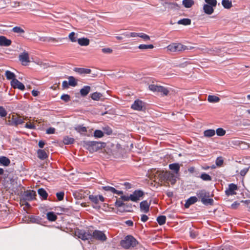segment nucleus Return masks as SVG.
I'll return each mask as SVG.
<instances>
[{
    "mask_svg": "<svg viewBox=\"0 0 250 250\" xmlns=\"http://www.w3.org/2000/svg\"><path fill=\"white\" fill-rule=\"evenodd\" d=\"M197 200H198V199L195 196H192V197H190L187 200V201L185 204V208H188L190 205L196 203L197 201Z\"/></svg>",
    "mask_w": 250,
    "mask_h": 250,
    "instance_id": "19",
    "label": "nucleus"
},
{
    "mask_svg": "<svg viewBox=\"0 0 250 250\" xmlns=\"http://www.w3.org/2000/svg\"><path fill=\"white\" fill-rule=\"evenodd\" d=\"M7 115V112L2 106H0V116L2 117H5Z\"/></svg>",
    "mask_w": 250,
    "mask_h": 250,
    "instance_id": "56",
    "label": "nucleus"
},
{
    "mask_svg": "<svg viewBox=\"0 0 250 250\" xmlns=\"http://www.w3.org/2000/svg\"><path fill=\"white\" fill-rule=\"evenodd\" d=\"M68 84L69 85L72 86H75L77 85V82L76 79L73 76H70L68 77Z\"/></svg>",
    "mask_w": 250,
    "mask_h": 250,
    "instance_id": "36",
    "label": "nucleus"
},
{
    "mask_svg": "<svg viewBox=\"0 0 250 250\" xmlns=\"http://www.w3.org/2000/svg\"><path fill=\"white\" fill-rule=\"evenodd\" d=\"M102 51L104 53H111L112 50L109 48H104L102 49Z\"/></svg>",
    "mask_w": 250,
    "mask_h": 250,
    "instance_id": "61",
    "label": "nucleus"
},
{
    "mask_svg": "<svg viewBox=\"0 0 250 250\" xmlns=\"http://www.w3.org/2000/svg\"><path fill=\"white\" fill-rule=\"evenodd\" d=\"M11 44V41L5 37L0 36V46H8Z\"/></svg>",
    "mask_w": 250,
    "mask_h": 250,
    "instance_id": "18",
    "label": "nucleus"
},
{
    "mask_svg": "<svg viewBox=\"0 0 250 250\" xmlns=\"http://www.w3.org/2000/svg\"><path fill=\"white\" fill-rule=\"evenodd\" d=\"M89 198L91 201L95 204H98L99 203L98 195H90L89 196Z\"/></svg>",
    "mask_w": 250,
    "mask_h": 250,
    "instance_id": "49",
    "label": "nucleus"
},
{
    "mask_svg": "<svg viewBox=\"0 0 250 250\" xmlns=\"http://www.w3.org/2000/svg\"><path fill=\"white\" fill-rule=\"evenodd\" d=\"M237 188H227L225 192L228 196L235 195L236 194L235 190Z\"/></svg>",
    "mask_w": 250,
    "mask_h": 250,
    "instance_id": "42",
    "label": "nucleus"
},
{
    "mask_svg": "<svg viewBox=\"0 0 250 250\" xmlns=\"http://www.w3.org/2000/svg\"><path fill=\"white\" fill-rule=\"evenodd\" d=\"M81 145L90 153H93L100 150H104V143L96 141H83L81 142Z\"/></svg>",
    "mask_w": 250,
    "mask_h": 250,
    "instance_id": "3",
    "label": "nucleus"
},
{
    "mask_svg": "<svg viewBox=\"0 0 250 250\" xmlns=\"http://www.w3.org/2000/svg\"><path fill=\"white\" fill-rule=\"evenodd\" d=\"M200 178L203 180L206 181H209L212 179V178L210 175L205 173H202L200 176Z\"/></svg>",
    "mask_w": 250,
    "mask_h": 250,
    "instance_id": "40",
    "label": "nucleus"
},
{
    "mask_svg": "<svg viewBox=\"0 0 250 250\" xmlns=\"http://www.w3.org/2000/svg\"><path fill=\"white\" fill-rule=\"evenodd\" d=\"M140 210L142 212L147 213L149 209V204L147 201H143L140 204Z\"/></svg>",
    "mask_w": 250,
    "mask_h": 250,
    "instance_id": "16",
    "label": "nucleus"
},
{
    "mask_svg": "<svg viewBox=\"0 0 250 250\" xmlns=\"http://www.w3.org/2000/svg\"><path fill=\"white\" fill-rule=\"evenodd\" d=\"M92 238L101 241H105L107 239L104 233L98 230H94L92 234Z\"/></svg>",
    "mask_w": 250,
    "mask_h": 250,
    "instance_id": "12",
    "label": "nucleus"
},
{
    "mask_svg": "<svg viewBox=\"0 0 250 250\" xmlns=\"http://www.w3.org/2000/svg\"><path fill=\"white\" fill-rule=\"evenodd\" d=\"M198 198L201 200V202L205 206H212L214 204V200L210 197L212 196V194H210L209 192H207L205 190L202 189L199 190L197 193Z\"/></svg>",
    "mask_w": 250,
    "mask_h": 250,
    "instance_id": "5",
    "label": "nucleus"
},
{
    "mask_svg": "<svg viewBox=\"0 0 250 250\" xmlns=\"http://www.w3.org/2000/svg\"><path fill=\"white\" fill-rule=\"evenodd\" d=\"M191 20L189 19H183L182 20H179L177 21V23L178 24H182L184 25H188L191 24Z\"/></svg>",
    "mask_w": 250,
    "mask_h": 250,
    "instance_id": "33",
    "label": "nucleus"
},
{
    "mask_svg": "<svg viewBox=\"0 0 250 250\" xmlns=\"http://www.w3.org/2000/svg\"><path fill=\"white\" fill-rule=\"evenodd\" d=\"M138 48L140 49H153L154 48V46L153 44H140Z\"/></svg>",
    "mask_w": 250,
    "mask_h": 250,
    "instance_id": "43",
    "label": "nucleus"
},
{
    "mask_svg": "<svg viewBox=\"0 0 250 250\" xmlns=\"http://www.w3.org/2000/svg\"><path fill=\"white\" fill-rule=\"evenodd\" d=\"M75 234L78 238L83 240H88L92 238V234L88 231H86L84 230L78 229L75 232Z\"/></svg>",
    "mask_w": 250,
    "mask_h": 250,
    "instance_id": "10",
    "label": "nucleus"
},
{
    "mask_svg": "<svg viewBox=\"0 0 250 250\" xmlns=\"http://www.w3.org/2000/svg\"><path fill=\"white\" fill-rule=\"evenodd\" d=\"M223 163V160L222 157H218L216 160V165L217 166H221Z\"/></svg>",
    "mask_w": 250,
    "mask_h": 250,
    "instance_id": "57",
    "label": "nucleus"
},
{
    "mask_svg": "<svg viewBox=\"0 0 250 250\" xmlns=\"http://www.w3.org/2000/svg\"><path fill=\"white\" fill-rule=\"evenodd\" d=\"M4 182L6 187H12L13 188H24L22 186L23 181L18 179L17 176L12 173H9L4 177Z\"/></svg>",
    "mask_w": 250,
    "mask_h": 250,
    "instance_id": "4",
    "label": "nucleus"
},
{
    "mask_svg": "<svg viewBox=\"0 0 250 250\" xmlns=\"http://www.w3.org/2000/svg\"><path fill=\"white\" fill-rule=\"evenodd\" d=\"M36 192L33 190H26L21 194L23 201H30L36 199Z\"/></svg>",
    "mask_w": 250,
    "mask_h": 250,
    "instance_id": "9",
    "label": "nucleus"
},
{
    "mask_svg": "<svg viewBox=\"0 0 250 250\" xmlns=\"http://www.w3.org/2000/svg\"><path fill=\"white\" fill-rule=\"evenodd\" d=\"M11 84L14 88H18L21 90L24 89L25 87L23 83L19 82L17 79L12 80Z\"/></svg>",
    "mask_w": 250,
    "mask_h": 250,
    "instance_id": "15",
    "label": "nucleus"
},
{
    "mask_svg": "<svg viewBox=\"0 0 250 250\" xmlns=\"http://www.w3.org/2000/svg\"><path fill=\"white\" fill-rule=\"evenodd\" d=\"M126 148L125 146L122 147L119 144H112L104 143V146L103 153L106 154L110 157L113 158H122L126 152Z\"/></svg>",
    "mask_w": 250,
    "mask_h": 250,
    "instance_id": "2",
    "label": "nucleus"
},
{
    "mask_svg": "<svg viewBox=\"0 0 250 250\" xmlns=\"http://www.w3.org/2000/svg\"><path fill=\"white\" fill-rule=\"evenodd\" d=\"M205 1L207 3L206 4H208L212 7H215L217 5L216 0H205Z\"/></svg>",
    "mask_w": 250,
    "mask_h": 250,
    "instance_id": "48",
    "label": "nucleus"
},
{
    "mask_svg": "<svg viewBox=\"0 0 250 250\" xmlns=\"http://www.w3.org/2000/svg\"><path fill=\"white\" fill-rule=\"evenodd\" d=\"M194 2L193 0H183L182 1L183 5L186 8H190L194 4Z\"/></svg>",
    "mask_w": 250,
    "mask_h": 250,
    "instance_id": "29",
    "label": "nucleus"
},
{
    "mask_svg": "<svg viewBox=\"0 0 250 250\" xmlns=\"http://www.w3.org/2000/svg\"><path fill=\"white\" fill-rule=\"evenodd\" d=\"M216 134L218 136H223L226 134V131L222 128H219L216 130Z\"/></svg>",
    "mask_w": 250,
    "mask_h": 250,
    "instance_id": "52",
    "label": "nucleus"
},
{
    "mask_svg": "<svg viewBox=\"0 0 250 250\" xmlns=\"http://www.w3.org/2000/svg\"><path fill=\"white\" fill-rule=\"evenodd\" d=\"M69 39L72 42H75L77 41V36H76V34L74 32H72L70 33L68 36Z\"/></svg>",
    "mask_w": 250,
    "mask_h": 250,
    "instance_id": "41",
    "label": "nucleus"
},
{
    "mask_svg": "<svg viewBox=\"0 0 250 250\" xmlns=\"http://www.w3.org/2000/svg\"><path fill=\"white\" fill-rule=\"evenodd\" d=\"M131 108L134 110L141 111L143 108V103L139 100H136L131 105Z\"/></svg>",
    "mask_w": 250,
    "mask_h": 250,
    "instance_id": "17",
    "label": "nucleus"
},
{
    "mask_svg": "<svg viewBox=\"0 0 250 250\" xmlns=\"http://www.w3.org/2000/svg\"><path fill=\"white\" fill-rule=\"evenodd\" d=\"M94 136L96 138H102L104 136V133L100 130H96L94 132Z\"/></svg>",
    "mask_w": 250,
    "mask_h": 250,
    "instance_id": "46",
    "label": "nucleus"
},
{
    "mask_svg": "<svg viewBox=\"0 0 250 250\" xmlns=\"http://www.w3.org/2000/svg\"><path fill=\"white\" fill-rule=\"evenodd\" d=\"M19 60L22 62L23 65H26L30 62L29 56L27 52H23L19 55Z\"/></svg>",
    "mask_w": 250,
    "mask_h": 250,
    "instance_id": "13",
    "label": "nucleus"
},
{
    "mask_svg": "<svg viewBox=\"0 0 250 250\" xmlns=\"http://www.w3.org/2000/svg\"><path fill=\"white\" fill-rule=\"evenodd\" d=\"M91 87L89 86H85L80 90V93L82 96H86L90 91Z\"/></svg>",
    "mask_w": 250,
    "mask_h": 250,
    "instance_id": "24",
    "label": "nucleus"
},
{
    "mask_svg": "<svg viewBox=\"0 0 250 250\" xmlns=\"http://www.w3.org/2000/svg\"><path fill=\"white\" fill-rule=\"evenodd\" d=\"M64 193L63 191L57 192L56 193V196L59 201L62 200L64 197Z\"/></svg>",
    "mask_w": 250,
    "mask_h": 250,
    "instance_id": "54",
    "label": "nucleus"
},
{
    "mask_svg": "<svg viewBox=\"0 0 250 250\" xmlns=\"http://www.w3.org/2000/svg\"><path fill=\"white\" fill-rule=\"evenodd\" d=\"M138 242L137 240L132 236L127 235L120 242L121 246L125 249H129L135 247Z\"/></svg>",
    "mask_w": 250,
    "mask_h": 250,
    "instance_id": "7",
    "label": "nucleus"
},
{
    "mask_svg": "<svg viewBox=\"0 0 250 250\" xmlns=\"http://www.w3.org/2000/svg\"><path fill=\"white\" fill-rule=\"evenodd\" d=\"M241 202L245 204V207L250 211V200L242 201Z\"/></svg>",
    "mask_w": 250,
    "mask_h": 250,
    "instance_id": "60",
    "label": "nucleus"
},
{
    "mask_svg": "<svg viewBox=\"0 0 250 250\" xmlns=\"http://www.w3.org/2000/svg\"><path fill=\"white\" fill-rule=\"evenodd\" d=\"M48 36L44 34H42L39 36V40L41 42H47Z\"/></svg>",
    "mask_w": 250,
    "mask_h": 250,
    "instance_id": "51",
    "label": "nucleus"
},
{
    "mask_svg": "<svg viewBox=\"0 0 250 250\" xmlns=\"http://www.w3.org/2000/svg\"><path fill=\"white\" fill-rule=\"evenodd\" d=\"M158 92L163 93L164 95L167 96L169 93V90L167 88L160 86Z\"/></svg>",
    "mask_w": 250,
    "mask_h": 250,
    "instance_id": "47",
    "label": "nucleus"
},
{
    "mask_svg": "<svg viewBox=\"0 0 250 250\" xmlns=\"http://www.w3.org/2000/svg\"><path fill=\"white\" fill-rule=\"evenodd\" d=\"M155 180L153 181L148 180V186H154L157 188L159 186L170 187V185H173L176 182L174 178V175L169 171H157L154 176Z\"/></svg>",
    "mask_w": 250,
    "mask_h": 250,
    "instance_id": "1",
    "label": "nucleus"
},
{
    "mask_svg": "<svg viewBox=\"0 0 250 250\" xmlns=\"http://www.w3.org/2000/svg\"><path fill=\"white\" fill-rule=\"evenodd\" d=\"M157 221L160 225H163L166 223V217L164 215L159 216L157 217Z\"/></svg>",
    "mask_w": 250,
    "mask_h": 250,
    "instance_id": "37",
    "label": "nucleus"
},
{
    "mask_svg": "<svg viewBox=\"0 0 250 250\" xmlns=\"http://www.w3.org/2000/svg\"><path fill=\"white\" fill-rule=\"evenodd\" d=\"M184 59L179 60L176 61V64L177 66L183 68L187 66V62H182Z\"/></svg>",
    "mask_w": 250,
    "mask_h": 250,
    "instance_id": "39",
    "label": "nucleus"
},
{
    "mask_svg": "<svg viewBox=\"0 0 250 250\" xmlns=\"http://www.w3.org/2000/svg\"><path fill=\"white\" fill-rule=\"evenodd\" d=\"M208 100L210 103H217L220 101V98L214 95H209L208 98Z\"/></svg>",
    "mask_w": 250,
    "mask_h": 250,
    "instance_id": "34",
    "label": "nucleus"
},
{
    "mask_svg": "<svg viewBox=\"0 0 250 250\" xmlns=\"http://www.w3.org/2000/svg\"><path fill=\"white\" fill-rule=\"evenodd\" d=\"M248 170L249 168H244L240 171V174L242 176H244L248 172Z\"/></svg>",
    "mask_w": 250,
    "mask_h": 250,
    "instance_id": "64",
    "label": "nucleus"
},
{
    "mask_svg": "<svg viewBox=\"0 0 250 250\" xmlns=\"http://www.w3.org/2000/svg\"><path fill=\"white\" fill-rule=\"evenodd\" d=\"M91 98L95 101L98 100H104V98L103 97V95L101 93L94 92L91 95Z\"/></svg>",
    "mask_w": 250,
    "mask_h": 250,
    "instance_id": "21",
    "label": "nucleus"
},
{
    "mask_svg": "<svg viewBox=\"0 0 250 250\" xmlns=\"http://www.w3.org/2000/svg\"><path fill=\"white\" fill-rule=\"evenodd\" d=\"M38 193L43 200H46L48 196V193L43 188H39Z\"/></svg>",
    "mask_w": 250,
    "mask_h": 250,
    "instance_id": "28",
    "label": "nucleus"
},
{
    "mask_svg": "<svg viewBox=\"0 0 250 250\" xmlns=\"http://www.w3.org/2000/svg\"><path fill=\"white\" fill-rule=\"evenodd\" d=\"M222 4L226 9H230L232 6V2L229 0H222Z\"/></svg>",
    "mask_w": 250,
    "mask_h": 250,
    "instance_id": "31",
    "label": "nucleus"
},
{
    "mask_svg": "<svg viewBox=\"0 0 250 250\" xmlns=\"http://www.w3.org/2000/svg\"><path fill=\"white\" fill-rule=\"evenodd\" d=\"M144 195V192L141 190H136L129 196L121 195L120 199L124 201H131L137 202Z\"/></svg>",
    "mask_w": 250,
    "mask_h": 250,
    "instance_id": "6",
    "label": "nucleus"
},
{
    "mask_svg": "<svg viewBox=\"0 0 250 250\" xmlns=\"http://www.w3.org/2000/svg\"><path fill=\"white\" fill-rule=\"evenodd\" d=\"M10 163V160L6 157H0V163L4 166H8Z\"/></svg>",
    "mask_w": 250,
    "mask_h": 250,
    "instance_id": "30",
    "label": "nucleus"
},
{
    "mask_svg": "<svg viewBox=\"0 0 250 250\" xmlns=\"http://www.w3.org/2000/svg\"><path fill=\"white\" fill-rule=\"evenodd\" d=\"M106 190L110 191L111 192L114 194H117L118 195H122L123 194V192L122 191L117 190L116 188H104Z\"/></svg>",
    "mask_w": 250,
    "mask_h": 250,
    "instance_id": "50",
    "label": "nucleus"
},
{
    "mask_svg": "<svg viewBox=\"0 0 250 250\" xmlns=\"http://www.w3.org/2000/svg\"><path fill=\"white\" fill-rule=\"evenodd\" d=\"M167 49V51L171 52H177L188 49V48L180 43H172L168 45Z\"/></svg>",
    "mask_w": 250,
    "mask_h": 250,
    "instance_id": "8",
    "label": "nucleus"
},
{
    "mask_svg": "<svg viewBox=\"0 0 250 250\" xmlns=\"http://www.w3.org/2000/svg\"><path fill=\"white\" fill-rule=\"evenodd\" d=\"M24 119H22L21 117H18L16 119H15V123L16 125L18 124H21L23 123Z\"/></svg>",
    "mask_w": 250,
    "mask_h": 250,
    "instance_id": "59",
    "label": "nucleus"
},
{
    "mask_svg": "<svg viewBox=\"0 0 250 250\" xmlns=\"http://www.w3.org/2000/svg\"><path fill=\"white\" fill-rule=\"evenodd\" d=\"M116 205L118 207H121L123 206H125V204L121 201L120 200H117L116 202Z\"/></svg>",
    "mask_w": 250,
    "mask_h": 250,
    "instance_id": "63",
    "label": "nucleus"
},
{
    "mask_svg": "<svg viewBox=\"0 0 250 250\" xmlns=\"http://www.w3.org/2000/svg\"><path fill=\"white\" fill-rule=\"evenodd\" d=\"M12 31L14 33L22 34L24 33V30L20 27L16 26L12 29Z\"/></svg>",
    "mask_w": 250,
    "mask_h": 250,
    "instance_id": "44",
    "label": "nucleus"
},
{
    "mask_svg": "<svg viewBox=\"0 0 250 250\" xmlns=\"http://www.w3.org/2000/svg\"><path fill=\"white\" fill-rule=\"evenodd\" d=\"M163 5L165 9L168 10L178 9L179 8V5L174 2L165 1L163 3Z\"/></svg>",
    "mask_w": 250,
    "mask_h": 250,
    "instance_id": "14",
    "label": "nucleus"
},
{
    "mask_svg": "<svg viewBox=\"0 0 250 250\" xmlns=\"http://www.w3.org/2000/svg\"><path fill=\"white\" fill-rule=\"evenodd\" d=\"M75 71L80 74H89L91 71L90 69L83 68H76Z\"/></svg>",
    "mask_w": 250,
    "mask_h": 250,
    "instance_id": "26",
    "label": "nucleus"
},
{
    "mask_svg": "<svg viewBox=\"0 0 250 250\" xmlns=\"http://www.w3.org/2000/svg\"><path fill=\"white\" fill-rule=\"evenodd\" d=\"M61 98L62 100L63 101H64L65 102H68L70 99L69 95H68L67 94L62 95L61 96Z\"/></svg>",
    "mask_w": 250,
    "mask_h": 250,
    "instance_id": "58",
    "label": "nucleus"
},
{
    "mask_svg": "<svg viewBox=\"0 0 250 250\" xmlns=\"http://www.w3.org/2000/svg\"><path fill=\"white\" fill-rule=\"evenodd\" d=\"M38 157L42 160H44L47 157V155L44 150L39 149L37 151Z\"/></svg>",
    "mask_w": 250,
    "mask_h": 250,
    "instance_id": "25",
    "label": "nucleus"
},
{
    "mask_svg": "<svg viewBox=\"0 0 250 250\" xmlns=\"http://www.w3.org/2000/svg\"><path fill=\"white\" fill-rule=\"evenodd\" d=\"M77 42L81 46H87L90 43L89 40L86 38L78 39Z\"/></svg>",
    "mask_w": 250,
    "mask_h": 250,
    "instance_id": "20",
    "label": "nucleus"
},
{
    "mask_svg": "<svg viewBox=\"0 0 250 250\" xmlns=\"http://www.w3.org/2000/svg\"><path fill=\"white\" fill-rule=\"evenodd\" d=\"M203 10L204 12L208 15L211 14L214 11L213 7L206 4L203 6Z\"/></svg>",
    "mask_w": 250,
    "mask_h": 250,
    "instance_id": "22",
    "label": "nucleus"
},
{
    "mask_svg": "<svg viewBox=\"0 0 250 250\" xmlns=\"http://www.w3.org/2000/svg\"><path fill=\"white\" fill-rule=\"evenodd\" d=\"M138 37L142 38L146 41H148L150 40L149 36L145 34H144V33H139Z\"/></svg>",
    "mask_w": 250,
    "mask_h": 250,
    "instance_id": "55",
    "label": "nucleus"
},
{
    "mask_svg": "<svg viewBox=\"0 0 250 250\" xmlns=\"http://www.w3.org/2000/svg\"><path fill=\"white\" fill-rule=\"evenodd\" d=\"M169 168L170 169L173 170L176 174H178L180 169V166L179 164L174 163L170 164L169 165Z\"/></svg>",
    "mask_w": 250,
    "mask_h": 250,
    "instance_id": "23",
    "label": "nucleus"
},
{
    "mask_svg": "<svg viewBox=\"0 0 250 250\" xmlns=\"http://www.w3.org/2000/svg\"><path fill=\"white\" fill-rule=\"evenodd\" d=\"M215 134V130L214 129H208L204 131V136L206 137H210L214 136Z\"/></svg>",
    "mask_w": 250,
    "mask_h": 250,
    "instance_id": "35",
    "label": "nucleus"
},
{
    "mask_svg": "<svg viewBox=\"0 0 250 250\" xmlns=\"http://www.w3.org/2000/svg\"><path fill=\"white\" fill-rule=\"evenodd\" d=\"M0 5L3 8L6 7H16L20 5V2L17 0H1Z\"/></svg>",
    "mask_w": 250,
    "mask_h": 250,
    "instance_id": "11",
    "label": "nucleus"
},
{
    "mask_svg": "<svg viewBox=\"0 0 250 250\" xmlns=\"http://www.w3.org/2000/svg\"><path fill=\"white\" fill-rule=\"evenodd\" d=\"M55 129L54 128L50 127L46 130L47 134H54L55 133Z\"/></svg>",
    "mask_w": 250,
    "mask_h": 250,
    "instance_id": "62",
    "label": "nucleus"
},
{
    "mask_svg": "<svg viewBox=\"0 0 250 250\" xmlns=\"http://www.w3.org/2000/svg\"><path fill=\"white\" fill-rule=\"evenodd\" d=\"M75 129L78 132L82 133L87 131L86 128L85 126L79 125L75 127Z\"/></svg>",
    "mask_w": 250,
    "mask_h": 250,
    "instance_id": "45",
    "label": "nucleus"
},
{
    "mask_svg": "<svg viewBox=\"0 0 250 250\" xmlns=\"http://www.w3.org/2000/svg\"><path fill=\"white\" fill-rule=\"evenodd\" d=\"M75 139L73 138L69 137L68 136H65L63 139V143L65 145L72 144L74 143Z\"/></svg>",
    "mask_w": 250,
    "mask_h": 250,
    "instance_id": "32",
    "label": "nucleus"
},
{
    "mask_svg": "<svg viewBox=\"0 0 250 250\" xmlns=\"http://www.w3.org/2000/svg\"><path fill=\"white\" fill-rule=\"evenodd\" d=\"M47 219L50 221H55L57 218V215L53 212H49L46 214Z\"/></svg>",
    "mask_w": 250,
    "mask_h": 250,
    "instance_id": "27",
    "label": "nucleus"
},
{
    "mask_svg": "<svg viewBox=\"0 0 250 250\" xmlns=\"http://www.w3.org/2000/svg\"><path fill=\"white\" fill-rule=\"evenodd\" d=\"M5 76L8 80H12L14 79H15V77H16L15 75L13 73H12L11 71H8V70H7L5 72Z\"/></svg>",
    "mask_w": 250,
    "mask_h": 250,
    "instance_id": "38",
    "label": "nucleus"
},
{
    "mask_svg": "<svg viewBox=\"0 0 250 250\" xmlns=\"http://www.w3.org/2000/svg\"><path fill=\"white\" fill-rule=\"evenodd\" d=\"M160 86L151 84L149 86V89L153 92H158Z\"/></svg>",
    "mask_w": 250,
    "mask_h": 250,
    "instance_id": "53",
    "label": "nucleus"
}]
</instances>
